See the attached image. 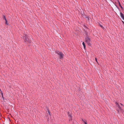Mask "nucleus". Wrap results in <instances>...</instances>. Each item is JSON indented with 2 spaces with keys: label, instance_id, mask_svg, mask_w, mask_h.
Returning <instances> with one entry per match:
<instances>
[{
  "label": "nucleus",
  "instance_id": "obj_14",
  "mask_svg": "<svg viewBox=\"0 0 124 124\" xmlns=\"http://www.w3.org/2000/svg\"><path fill=\"white\" fill-rule=\"evenodd\" d=\"M84 123L85 124H87L86 123V122L85 121H83Z\"/></svg>",
  "mask_w": 124,
  "mask_h": 124
},
{
  "label": "nucleus",
  "instance_id": "obj_5",
  "mask_svg": "<svg viewBox=\"0 0 124 124\" xmlns=\"http://www.w3.org/2000/svg\"><path fill=\"white\" fill-rule=\"evenodd\" d=\"M120 14L121 17L124 20V15L121 12L120 13Z\"/></svg>",
  "mask_w": 124,
  "mask_h": 124
},
{
  "label": "nucleus",
  "instance_id": "obj_2",
  "mask_svg": "<svg viewBox=\"0 0 124 124\" xmlns=\"http://www.w3.org/2000/svg\"><path fill=\"white\" fill-rule=\"evenodd\" d=\"M23 38L25 42L31 43V41L28 38V36L27 35L24 34Z\"/></svg>",
  "mask_w": 124,
  "mask_h": 124
},
{
  "label": "nucleus",
  "instance_id": "obj_17",
  "mask_svg": "<svg viewBox=\"0 0 124 124\" xmlns=\"http://www.w3.org/2000/svg\"><path fill=\"white\" fill-rule=\"evenodd\" d=\"M121 105H122V104H120Z\"/></svg>",
  "mask_w": 124,
  "mask_h": 124
},
{
  "label": "nucleus",
  "instance_id": "obj_11",
  "mask_svg": "<svg viewBox=\"0 0 124 124\" xmlns=\"http://www.w3.org/2000/svg\"><path fill=\"white\" fill-rule=\"evenodd\" d=\"M99 25H100V27H101L103 29H104V27H103V26H102L100 24V23H99Z\"/></svg>",
  "mask_w": 124,
  "mask_h": 124
},
{
  "label": "nucleus",
  "instance_id": "obj_4",
  "mask_svg": "<svg viewBox=\"0 0 124 124\" xmlns=\"http://www.w3.org/2000/svg\"><path fill=\"white\" fill-rule=\"evenodd\" d=\"M85 42L87 43V44L90 45V39L87 36L85 38Z\"/></svg>",
  "mask_w": 124,
  "mask_h": 124
},
{
  "label": "nucleus",
  "instance_id": "obj_12",
  "mask_svg": "<svg viewBox=\"0 0 124 124\" xmlns=\"http://www.w3.org/2000/svg\"><path fill=\"white\" fill-rule=\"evenodd\" d=\"M0 91L1 92V96H2V97H3V93L2 92H1V89H0Z\"/></svg>",
  "mask_w": 124,
  "mask_h": 124
},
{
  "label": "nucleus",
  "instance_id": "obj_15",
  "mask_svg": "<svg viewBox=\"0 0 124 124\" xmlns=\"http://www.w3.org/2000/svg\"><path fill=\"white\" fill-rule=\"evenodd\" d=\"M48 113L49 114V115H50V112L49 111H48Z\"/></svg>",
  "mask_w": 124,
  "mask_h": 124
},
{
  "label": "nucleus",
  "instance_id": "obj_9",
  "mask_svg": "<svg viewBox=\"0 0 124 124\" xmlns=\"http://www.w3.org/2000/svg\"><path fill=\"white\" fill-rule=\"evenodd\" d=\"M5 23L7 25H8V22H7V20H5Z\"/></svg>",
  "mask_w": 124,
  "mask_h": 124
},
{
  "label": "nucleus",
  "instance_id": "obj_10",
  "mask_svg": "<svg viewBox=\"0 0 124 124\" xmlns=\"http://www.w3.org/2000/svg\"><path fill=\"white\" fill-rule=\"evenodd\" d=\"M3 19H4L5 20H7V19H6L5 16L4 15H3Z\"/></svg>",
  "mask_w": 124,
  "mask_h": 124
},
{
  "label": "nucleus",
  "instance_id": "obj_8",
  "mask_svg": "<svg viewBox=\"0 0 124 124\" xmlns=\"http://www.w3.org/2000/svg\"><path fill=\"white\" fill-rule=\"evenodd\" d=\"M119 6L120 7V8L122 9H123V7H122V6L121 5V4H120V3L119 2Z\"/></svg>",
  "mask_w": 124,
  "mask_h": 124
},
{
  "label": "nucleus",
  "instance_id": "obj_6",
  "mask_svg": "<svg viewBox=\"0 0 124 124\" xmlns=\"http://www.w3.org/2000/svg\"><path fill=\"white\" fill-rule=\"evenodd\" d=\"M69 117L70 118V121H71L72 120V116L71 115H69Z\"/></svg>",
  "mask_w": 124,
  "mask_h": 124
},
{
  "label": "nucleus",
  "instance_id": "obj_13",
  "mask_svg": "<svg viewBox=\"0 0 124 124\" xmlns=\"http://www.w3.org/2000/svg\"><path fill=\"white\" fill-rule=\"evenodd\" d=\"M95 60L96 61V62H97V63H98V62L97 61V58H95Z\"/></svg>",
  "mask_w": 124,
  "mask_h": 124
},
{
  "label": "nucleus",
  "instance_id": "obj_1",
  "mask_svg": "<svg viewBox=\"0 0 124 124\" xmlns=\"http://www.w3.org/2000/svg\"><path fill=\"white\" fill-rule=\"evenodd\" d=\"M55 52L59 55V58L61 59L62 60L63 56H64V54L62 53L57 50Z\"/></svg>",
  "mask_w": 124,
  "mask_h": 124
},
{
  "label": "nucleus",
  "instance_id": "obj_7",
  "mask_svg": "<svg viewBox=\"0 0 124 124\" xmlns=\"http://www.w3.org/2000/svg\"><path fill=\"white\" fill-rule=\"evenodd\" d=\"M82 44L83 46L84 47V48L85 49V43L84 42H83L82 43Z\"/></svg>",
  "mask_w": 124,
  "mask_h": 124
},
{
  "label": "nucleus",
  "instance_id": "obj_3",
  "mask_svg": "<svg viewBox=\"0 0 124 124\" xmlns=\"http://www.w3.org/2000/svg\"><path fill=\"white\" fill-rule=\"evenodd\" d=\"M115 103L116 105V106L118 107V108L117 109V110L118 112H119L120 111L122 112L123 110L121 108V107H120L119 104H118L117 102H116Z\"/></svg>",
  "mask_w": 124,
  "mask_h": 124
},
{
  "label": "nucleus",
  "instance_id": "obj_16",
  "mask_svg": "<svg viewBox=\"0 0 124 124\" xmlns=\"http://www.w3.org/2000/svg\"><path fill=\"white\" fill-rule=\"evenodd\" d=\"M122 22H123V23L124 24V22L123 21H122Z\"/></svg>",
  "mask_w": 124,
  "mask_h": 124
}]
</instances>
